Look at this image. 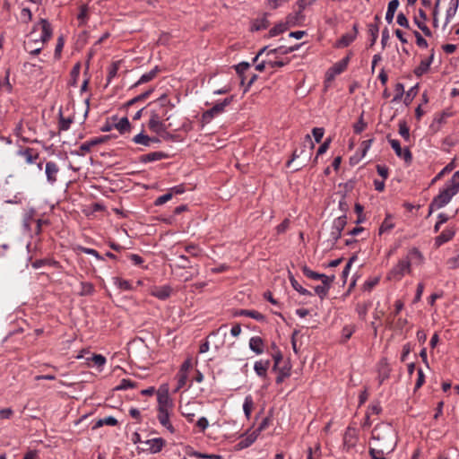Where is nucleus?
<instances>
[{
	"label": "nucleus",
	"instance_id": "c756f323",
	"mask_svg": "<svg viewBox=\"0 0 459 459\" xmlns=\"http://www.w3.org/2000/svg\"><path fill=\"white\" fill-rule=\"evenodd\" d=\"M112 280L114 284L121 290H131L133 289L131 283L126 280L119 277H114Z\"/></svg>",
	"mask_w": 459,
	"mask_h": 459
},
{
	"label": "nucleus",
	"instance_id": "5fc2aeb1",
	"mask_svg": "<svg viewBox=\"0 0 459 459\" xmlns=\"http://www.w3.org/2000/svg\"><path fill=\"white\" fill-rule=\"evenodd\" d=\"M172 196H173L172 193H170V191H169V192L166 193L165 195L159 196L155 201V204L156 205L164 204L165 203L169 201L172 198Z\"/></svg>",
	"mask_w": 459,
	"mask_h": 459
},
{
	"label": "nucleus",
	"instance_id": "4be33fe9",
	"mask_svg": "<svg viewBox=\"0 0 459 459\" xmlns=\"http://www.w3.org/2000/svg\"><path fill=\"white\" fill-rule=\"evenodd\" d=\"M264 341L259 336H253L249 340V348L255 354H262L264 352Z\"/></svg>",
	"mask_w": 459,
	"mask_h": 459
},
{
	"label": "nucleus",
	"instance_id": "e433bc0d",
	"mask_svg": "<svg viewBox=\"0 0 459 459\" xmlns=\"http://www.w3.org/2000/svg\"><path fill=\"white\" fill-rule=\"evenodd\" d=\"M114 127L117 128L121 134H123L130 128L129 120L127 117H123L114 125Z\"/></svg>",
	"mask_w": 459,
	"mask_h": 459
},
{
	"label": "nucleus",
	"instance_id": "f3484780",
	"mask_svg": "<svg viewBox=\"0 0 459 459\" xmlns=\"http://www.w3.org/2000/svg\"><path fill=\"white\" fill-rule=\"evenodd\" d=\"M433 58H434V51L432 50L430 56L427 59L422 60L420 62V64L419 65V66L415 68V70H414L415 75L420 77V76L423 75L424 74H426L429 71V66L433 62Z\"/></svg>",
	"mask_w": 459,
	"mask_h": 459
},
{
	"label": "nucleus",
	"instance_id": "412c9836",
	"mask_svg": "<svg viewBox=\"0 0 459 459\" xmlns=\"http://www.w3.org/2000/svg\"><path fill=\"white\" fill-rule=\"evenodd\" d=\"M145 444L148 446L147 449L151 453L156 454L162 449V447L165 444V441L160 437H155V438L147 440L145 442Z\"/></svg>",
	"mask_w": 459,
	"mask_h": 459
},
{
	"label": "nucleus",
	"instance_id": "2eb2a0df",
	"mask_svg": "<svg viewBox=\"0 0 459 459\" xmlns=\"http://www.w3.org/2000/svg\"><path fill=\"white\" fill-rule=\"evenodd\" d=\"M305 21V15L301 11L295 10L293 13H290L286 18V23L290 27L297 26L303 23Z\"/></svg>",
	"mask_w": 459,
	"mask_h": 459
},
{
	"label": "nucleus",
	"instance_id": "dca6fc26",
	"mask_svg": "<svg viewBox=\"0 0 459 459\" xmlns=\"http://www.w3.org/2000/svg\"><path fill=\"white\" fill-rule=\"evenodd\" d=\"M455 234V230L454 228H447L442 231L440 235H438L435 239V245L438 247L443 244L448 242L453 238Z\"/></svg>",
	"mask_w": 459,
	"mask_h": 459
},
{
	"label": "nucleus",
	"instance_id": "b1692460",
	"mask_svg": "<svg viewBox=\"0 0 459 459\" xmlns=\"http://www.w3.org/2000/svg\"><path fill=\"white\" fill-rule=\"evenodd\" d=\"M167 155L162 152H153L140 157V161L147 163L165 159Z\"/></svg>",
	"mask_w": 459,
	"mask_h": 459
},
{
	"label": "nucleus",
	"instance_id": "7ed1b4c3",
	"mask_svg": "<svg viewBox=\"0 0 459 459\" xmlns=\"http://www.w3.org/2000/svg\"><path fill=\"white\" fill-rule=\"evenodd\" d=\"M150 105L159 107L160 109H154L152 111L151 117L148 122V127L152 132L157 134H162L168 129V126L165 125L164 121L162 120V117L167 116V107H169L171 108H173V105L170 103V100L165 94L160 96L153 102L150 103Z\"/></svg>",
	"mask_w": 459,
	"mask_h": 459
},
{
	"label": "nucleus",
	"instance_id": "9b49d317",
	"mask_svg": "<svg viewBox=\"0 0 459 459\" xmlns=\"http://www.w3.org/2000/svg\"><path fill=\"white\" fill-rule=\"evenodd\" d=\"M59 173V167L54 161H48L45 167V174L47 180L50 185H54L57 181V175Z\"/></svg>",
	"mask_w": 459,
	"mask_h": 459
},
{
	"label": "nucleus",
	"instance_id": "cd10ccee",
	"mask_svg": "<svg viewBox=\"0 0 459 459\" xmlns=\"http://www.w3.org/2000/svg\"><path fill=\"white\" fill-rule=\"evenodd\" d=\"M302 272H303L304 275H306L307 278H310L313 280H320V281L323 279L327 280V276H328L325 274L316 273V272L312 271L310 268H308L307 266H303Z\"/></svg>",
	"mask_w": 459,
	"mask_h": 459
},
{
	"label": "nucleus",
	"instance_id": "a878e982",
	"mask_svg": "<svg viewBox=\"0 0 459 459\" xmlns=\"http://www.w3.org/2000/svg\"><path fill=\"white\" fill-rule=\"evenodd\" d=\"M458 5L459 0H450L449 6L446 13V24L449 23L451 19L455 15Z\"/></svg>",
	"mask_w": 459,
	"mask_h": 459
},
{
	"label": "nucleus",
	"instance_id": "473e14b6",
	"mask_svg": "<svg viewBox=\"0 0 459 459\" xmlns=\"http://www.w3.org/2000/svg\"><path fill=\"white\" fill-rule=\"evenodd\" d=\"M290 281L293 289L299 294L304 296H312V293L307 289L303 288L293 276H290Z\"/></svg>",
	"mask_w": 459,
	"mask_h": 459
},
{
	"label": "nucleus",
	"instance_id": "a18cd8bd",
	"mask_svg": "<svg viewBox=\"0 0 459 459\" xmlns=\"http://www.w3.org/2000/svg\"><path fill=\"white\" fill-rule=\"evenodd\" d=\"M355 328L354 325H345L342 328V337L343 338V341H347L351 337L352 333L355 332Z\"/></svg>",
	"mask_w": 459,
	"mask_h": 459
},
{
	"label": "nucleus",
	"instance_id": "680f3d73",
	"mask_svg": "<svg viewBox=\"0 0 459 459\" xmlns=\"http://www.w3.org/2000/svg\"><path fill=\"white\" fill-rule=\"evenodd\" d=\"M416 24L418 25L419 29L428 37L431 35L430 30L428 28V26L425 24L424 22H420L418 19L415 20Z\"/></svg>",
	"mask_w": 459,
	"mask_h": 459
},
{
	"label": "nucleus",
	"instance_id": "052dcab7",
	"mask_svg": "<svg viewBox=\"0 0 459 459\" xmlns=\"http://www.w3.org/2000/svg\"><path fill=\"white\" fill-rule=\"evenodd\" d=\"M13 414V411L11 408H4L0 410V420H8Z\"/></svg>",
	"mask_w": 459,
	"mask_h": 459
},
{
	"label": "nucleus",
	"instance_id": "f8f14e48",
	"mask_svg": "<svg viewBox=\"0 0 459 459\" xmlns=\"http://www.w3.org/2000/svg\"><path fill=\"white\" fill-rule=\"evenodd\" d=\"M345 225H346V217L345 216H340L333 221V230H332L331 235H332V238L334 241H337L340 238L342 230L344 229Z\"/></svg>",
	"mask_w": 459,
	"mask_h": 459
},
{
	"label": "nucleus",
	"instance_id": "79ce46f5",
	"mask_svg": "<svg viewBox=\"0 0 459 459\" xmlns=\"http://www.w3.org/2000/svg\"><path fill=\"white\" fill-rule=\"evenodd\" d=\"M278 371L279 374L276 377V383L278 384L281 383L286 377H288L290 375V367H283L281 368H279Z\"/></svg>",
	"mask_w": 459,
	"mask_h": 459
},
{
	"label": "nucleus",
	"instance_id": "4c0bfd02",
	"mask_svg": "<svg viewBox=\"0 0 459 459\" xmlns=\"http://www.w3.org/2000/svg\"><path fill=\"white\" fill-rule=\"evenodd\" d=\"M238 315L246 316L256 319L258 321H261L264 319V316L261 313L255 311V310H240L238 313Z\"/></svg>",
	"mask_w": 459,
	"mask_h": 459
},
{
	"label": "nucleus",
	"instance_id": "ddd939ff",
	"mask_svg": "<svg viewBox=\"0 0 459 459\" xmlns=\"http://www.w3.org/2000/svg\"><path fill=\"white\" fill-rule=\"evenodd\" d=\"M172 289L169 285L156 286L151 290V295L164 300L167 299L171 294Z\"/></svg>",
	"mask_w": 459,
	"mask_h": 459
},
{
	"label": "nucleus",
	"instance_id": "6ab92c4d",
	"mask_svg": "<svg viewBox=\"0 0 459 459\" xmlns=\"http://www.w3.org/2000/svg\"><path fill=\"white\" fill-rule=\"evenodd\" d=\"M18 154L23 157L28 164H32L39 159V153L34 149L31 148L20 150L18 152Z\"/></svg>",
	"mask_w": 459,
	"mask_h": 459
},
{
	"label": "nucleus",
	"instance_id": "de8ad7c7",
	"mask_svg": "<svg viewBox=\"0 0 459 459\" xmlns=\"http://www.w3.org/2000/svg\"><path fill=\"white\" fill-rule=\"evenodd\" d=\"M120 62L113 63L108 68V82H110L111 80L117 76V71L119 69Z\"/></svg>",
	"mask_w": 459,
	"mask_h": 459
},
{
	"label": "nucleus",
	"instance_id": "69168bd1",
	"mask_svg": "<svg viewBox=\"0 0 459 459\" xmlns=\"http://www.w3.org/2000/svg\"><path fill=\"white\" fill-rule=\"evenodd\" d=\"M185 250L186 253H188L189 255H191L193 256H197L200 252L199 248L195 245L186 246Z\"/></svg>",
	"mask_w": 459,
	"mask_h": 459
},
{
	"label": "nucleus",
	"instance_id": "e2e57ef3",
	"mask_svg": "<svg viewBox=\"0 0 459 459\" xmlns=\"http://www.w3.org/2000/svg\"><path fill=\"white\" fill-rule=\"evenodd\" d=\"M396 22L402 27H404V28H408L409 27V21H408V19L406 18V16L403 13H400L397 15Z\"/></svg>",
	"mask_w": 459,
	"mask_h": 459
},
{
	"label": "nucleus",
	"instance_id": "c9c22d12",
	"mask_svg": "<svg viewBox=\"0 0 459 459\" xmlns=\"http://www.w3.org/2000/svg\"><path fill=\"white\" fill-rule=\"evenodd\" d=\"M89 19L88 15V7L87 5H82L80 9V12L77 15V20L79 22V25H84Z\"/></svg>",
	"mask_w": 459,
	"mask_h": 459
},
{
	"label": "nucleus",
	"instance_id": "f03ea898",
	"mask_svg": "<svg viewBox=\"0 0 459 459\" xmlns=\"http://www.w3.org/2000/svg\"><path fill=\"white\" fill-rule=\"evenodd\" d=\"M52 37V28L50 23L41 19L39 23L35 24L33 30L27 36L24 42L25 50L30 55H38L43 48L46 41Z\"/></svg>",
	"mask_w": 459,
	"mask_h": 459
},
{
	"label": "nucleus",
	"instance_id": "5701e85b",
	"mask_svg": "<svg viewBox=\"0 0 459 459\" xmlns=\"http://www.w3.org/2000/svg\"><path fill=\"white\" fill-rule=\"evenodd\" d=\"M160 72V69L158 66H155L153 67L151 71H149L148 73H145L143 74L140 79L134 84V87L138 86V85H141V84H143V83H146L152 80H153L158 73Z\"/></svg>",
	"mask_w": 459,
	"mask_h": 459
},
{
	"label": "nucleus",
	"instance_id": "ea45409f",
	"mask_svg": "<svg viewBox=\"0 0 459 459\" xmlns=\"http://www.w3.org/2000/svg\"><path fill=\"white\" fill-rule=\"evenodd\" d=\"M394 227V224L390 216H387L380 226L379 233H385L391 230Z\"/></svg>",
	"mask_w": 459,
	"mask_h": 459
},
{
	"label": "nucleus",
	"instance_id": "a19ab883",
	"mask_svg": "<svg viewBox=\"0 0 459 459\" xmlns=\"http://www.w3.org/2000/svg\"><path fill=\"white\" fill-rule=\"evenodd\" d=\"M288 27L289 26L286 22L285 23L281 22L270 30L269 35H270V37L277 36L278 34L285 31Z\"/></svg>",
	"mask_w": 459,
	"mask_h": 459
},
{
	"label": "nucleus",
	"instance_id": "c03bdc74",
	"mask_svg": "<svg viewBox=\"0 0 459 459\" xmlns=\"http://www.w3.org/2000/svg\"><path fill=\"white\" fill-rule=\"evenodd\" d=\"M117 424V419H115L113 416H108V417L99 420L96 425L98 427H101L103 425L116 426Z\"/></svg>",
	"mask_w": 459,
	"mask_h": 459
},
{
	"label": "nucleus",
	"instance_id": "c85d7f7f",
	"mask_svg": "<svg viewBox=\"0 0 459 459\" xmlns=\"http://www.w3.org/2000/svg\"><path fill=\"white\" fill-rule=\"evenodd\" d=\"M132 141L134 143H136V144H141V145H143V146H146V147H150L151 146L150 136L145 134L143 132L134 135L133 137Z\"/></svg>",
	"mask_w": 459,
	"mask_h": 459
},
{
	"label": "nucleus",
	"instance_id": "603ef678",
	"mask_svg": "<svg viewBox=\"0 0 459 459\" xmlns=\"http://www.w3.org/2000/svg\"><path fill=\"white\" fill-rule=\"evenodd\" d=\"M94 291V287L90 282L81 283V295H91Z\"/></svg>",
	"mask_w": 459,
	"mask_h": 459
},
{
	"label": "nucleus",
	"instance_id": "a211bd4d",
	"mask_svg": "<svg viewBox=\"0 0 459 459\" xmlns=\"http://www.w3.org/2000/svg\"><path fill=\"white\" fill-rule=\"evenodd\" d=\"M270 367V360H258L255 362L254 370L256 375L262 378H265L267 377V370Z\"/></svg>",
	"mask_w": 459,
	"mask_h": 459
},
{
	"label": "nucleus",
	"instance_id": "338daca9",
	"mask_svg": "<svg viewBox=\"0 0 459 459\" xmlns=\"http://www.w3.org/2000/svg\"><path fill=\"white\" fill-rule=\"evenodd\" d=\"M196 425L202 431H204L208 428L209 422L205 417H201L197 420Z\"/></svg>",
	"mask_w": 459,
	"mask_h": 459
},
{
	"label": "nucleus",
	"instance_id": "8fccbe9b",
	"mask_svg": "<svg viewBox=\"0 0 459 459\" xmlns=\"http://www.w3.org/2000/svg\"><path fill=\"white\" fill-rule=\"evenodd\" d=\"M268 67L273 69L275 67H282L290 62V59H281V60H272L270 58L267 59Z\"/></svg>",
	"mask_w": 459,
	"mask_h": 459
},
{
	"label": "nucleus",
	"instance_id": "423d86ee",
	"mask_svg": "<svg viewBox=\"0 0 459 459\" xmlns=\"http://www.w3.org/2000/svg\"><path fill=\"white\" fill-rule=\"evenodd\" d=\"M233 101V96L225 98L222 101L217 102L211 108L206 110L202 115V121L204 123H210L212 119L221 115L225 112L226 107H228Z\"/></svg>",
	"mask_w": 459,
	"mask_h": 459
},
{
	"label": "nucleus",
	"instance_id": "774afa93",
	"mask_svg": "<svg viewBox=\"0 0 459 459\" xmlns=\"http://www.w3.org/2000/svg\"><path fill=\"white\" fill-rule=\"evenodd\" d=\"M369 454L372 457V459H386L385 455H389L390 453H377L373 450V448H369Z\"/></svg>",
	"mask_w": 459,
	"mask_h": 459
},
{
	"label": "nucleus",
	"instance_id": "1a4fd4ad",
	"mask_svg": "<svg viewBox=\"0 0 459 459\" xmlns=\"http://www.w3.org/2000/svg\"><path fill=\"white\" fill-rule=\"evenodd\" d=\"M335 276L329 275L327 276V280H321L322 283L314 288L315 293L321 299H325L329 292V290L332 286V283L334 281Z\"/></svg>",
	"mask_w": 459,
	"mask_h": 459
},
{
	"label": "nucleus",
	"instance_id": "6e6552de",
	"mask_svg": "<svg viewBox=\"0 0 459 459\" xmlns=\"http://www.w3.org/2000/svg\"><path fill=\"white\" fill-rule=\"evenodd\" d=\"M298 48H299L298 45L295 47H289V48L281 46L279 48H272V49H269L268 47H264L259 50L257 55L254 57V61H256L259 58V56H263L264 54H266L267 56H269L271 55H286V54H289V53H291V52L297 50Z\"/></svg>",
	"mask_w": 459,
	"mask_h": 459
},
{
	"label": "nucleus",
	"instance_id": "3c124183",
	"mask_svg": "<svg viewBox=\"0 0 459 459\" xmlns=\"http://www.w3.org/2000/svg\"><path fill=\"white\" fill-rule=\"evenodd\" d=\"M193 456L199 459H222V456L215 454H203L200 452H195Z\"/></svg>",
	"mask_w": 459,
	"mask_h": 459
},
{
	"label": "nucleus",
	"instance_id": "bf43d9fd",
	"mask_svg": "<svg viewBox=\"0 0 459 459\" xmlns=\"http://www.w3.org/2000/svg\"><path fill=\"white\" fill-rule=\"evenodd\" d=\"M92 362L98 366V367H102L104 366V364L106 363V359L104 356L100 355V354H96L92 357L91 359Z\"/></svg>",
	"mask_w": 459,
	"mask_h": 459
},
{
	"label": "nucleus",
	"instance_id": "0eeeda50",
	"mask_svg": "<svg viewBox=\"0 0 459 459\" xmlns=\"http://www.w3.org/2000/svg\"><path fill=\"white\" fill-rule=\"evenodd\" d=\"M158 410L172 411L173 402L169 394L166 385L161 386L157 392Z\"/></svg>",
	"mask_w": 459,
	"mask_h": 459
},
{
	"label": "nucleus",
	"instance_id": "72a5a7b5",
	"mask_svg": "<svg viewBox=\"0 0 459 459\" xmlns=\"http://www.w3.org/2000/svg\"><path fill=\"white\" fill-rule=\"evenodd\" d=\"M348 62H349V57H346V58H343L342 60H341L340 62L336 63L332 70L334 74H340L341 73H342L347 65H348Z\"/></svg>",
	"mask_w": 459,
	"mask_h": 459
},
{
	"label": "nucleus",
	"instance_id": "4d7b16f0",
	"mask_svg": "<svg viewBox=\"0 0 459 459\" xmlns=\"http://www.w3.org/2000/svg\"><path fill=\"white\" fill-rule=\"evenodd\" d=\"M448 267L450 269H456L459 267V254H457L456 255L449 258L446 262Z\"/></svg>",
	"mask_w": 459,
	"mask_h": 459
},
{
	"label": "nucleus",
	"instance_id": "393cba45",
	"mask_svg": "<svg viewBox=\"0 0 459 459\" xmlns=\"http://www.w3.org/2000/svg\"><path fill=\"white\" fill-rule=\"evenodd\" d=\"M399 6V1L398 0H392L388 4L387 11L385 13V20L388 23H392L394 13Z\"/></svg>",
	"mask_w": 459,
	"mask_h": 459
},
{
	"label": "nucleus",
	"instance_id": "09e8293b",
	"mask_svg": "<svg viewBox=\"0 0 459 459\" xmlns=\"http://www.w3.org/2000/svg\"><path fill=\"white\" fill-rule=\"evenodd\" d=\"M135 383L130 379H122L120 384L116 387V390H126L130 388H134Z\"/></svg>",
	"mask_w": 459,
	"mask_h": 459
},
{
	"label": "nucleus",
	"instance_id": "0e129e2a",
	"mask_svg": "<svg viewBox=\"0 0 459 459\" xmlns=\"http://www.w3.org/2000/svg\"><path fill=\"white\" fill-rule=\"evenodd\" d=\"M377 171L378 175L383 178L384 180L387 178L388 174H389L387 167L382 166V165H377Z\"/></svg>",
	"mask_w": 459,
	"mask_h": 459
},
{
	"label": "nucleus",
	"instance_id": "58836bf2",
	"mask_svg": "<svg viewBox=\"0 0 459 459\" xmlns=\"http://www.w3.org/2000/svg\"><path fill=\"white\" fill-rule=\"evenodd\" d=\"M177 378H178V385L174 392L179 391L182 387H184L186 385L187 379H188V374L182 373V372L178 371V373L177 375Z\"/></svg>",
	"mask_w": 459,
	"mask_h": 459
},
{
	"label": "nucleus",
	"instance_id": "9d476101",
	"mask_svg": "<svg viewBox=\"0 0 459 459\" xmlns=\"http://www.w3.org/2000/svg\"><path fill=\"white\" fill-rule=\"evenodd\" d=\"M388 143H390L391 147L394 151L395 154L401 158L403 159L406 162H410L411 160V153L408 148H402L400 142L396 139H388Z\"/></svg>",
	"mask_w": 459,
	"mask_h": 459
},
{
	"label": "nucleus",
	"instance_id": "7c9ffc66",
	"mask_svg": "<svg viewBox=\"0 0 459 459\" xmlns=\"http://www.w3.org/2000/svg\"><path fill=\"white\" fill-rule=\"evenodd\" d=\"M192 405L193 403H187L180 407L182 415L186 417L189 421H192L195 415V413L192 410Z\"/></svg>",
	"mask_w": 459,
	"mask_h": 459
},
{
	"label": "nucleus",
	"instance_id": "aec40b11",
	"mask_svg": "<svg viewBox=\"0 0 459 459\" xmlns=\"http://www.w3.org/2000/svg\"><path fill=\"white\" fill-rule=\"evenodd\" d=\"M158 411H159L158 420H159L160 423L163 427H165L167 429H169L170 432H173L174 429L169 420V415H170L171 411H169V410H158Z\"/></svg>",
	"mask_w": 459,
	"mask_h": 459
},
{
	"label": "nucleus",
	"instance_id": "13d9d810",
	"mask_svg": "<svg viewBox=\"0 0 459 459\" xmlns=\"http://www.w3.org/2000/svg\"><path fill=\"white\" fill-rule=\"evenodd\" d=\"M414 35L416 38V43L420 48H427L428 42L427 40L420 35L419 31H414Z\"/></svg>",
	"mask_w": 459,
	"mask_h": 459
},
{
	"label": "nucleus",
	"instance_id": "6e6d98bb",
	"mask_svg": "<svg viewBox=\"0 0 459 459\" xmlns=\"http://www.w3.org/2000/svg\"><path fill=\"white\" fill-rule=\"evenodd\" d=\"M324 129L321 128V127H315L313 130H312V134H313V136L315 138V141L316 143H320L323 136H324Z\"/></svg>",
	"mask_w": 459,
	"mask_h": 459
},
{
	"label": "nucleus",
	"instance_id": "f704fd0d",
	"mask_svg": "<svg viewBox=\"0 0 459 459\" xmlns=\"http://www.w3.org/2000/svg\"><path fill=\"white\" fill-rule=\"evenodd\" d=\"M378 32H379V27H378V24L376 23V24H369L368 25V33L371 37V39H370V45L373 46L377 39V37H378Z\"/></svg>",
	"mask_w": 459,
	"mask_h": 459
},
{
	"label": "nucleus",
	"instance_id": "2f4dec72",
	"mask_svg": "<svg viewBox=\"0 0 459 459\" xmlns=\"http://www.w3.org/2000/svg\"><path fill=\"white\" fill-rule=\"evenodd\" d=\"M254 406L253 398L251 395H247L245 398L244 403H243V411L247 419L250 418L252 410Z\"/></svg>",
	"mask_w": 459,
	"mask_h": 459
},
{
	"label": "nucleus",
	"instance_id": "37998d69",
	"mask_svg": "<svg viewBox=\"0 0 459 459\" xmlns=\"http://www.w3.org/2000/svg\"><path fill=\"white\" fill-rule=\"evenodd\" d=\"M225 328H226L225 325L221 326L216 332L212 333V335L210 336L212 338H215L218 335H221V341L220 342V343H218L216 345L217 348H219L220 346H222L224 343V338L227 335V332H226Z\"/></svg>",
	"mask_w": 459,
	"mask_h": 459
},
{
	"label": "nucleus",
	"instance_id": "864d4df0",
	"mask_svg": "<svg viewBox=\"0 0 459 459\" xmlns=\"http://www.w3.org/2000/svg\"><path fill=\"white\" fill-rule=\"evenodd\" d=\"M316 2V0H299L297 2L296 5H297L298 9L303 13V11L307 7L314 4Z\"/></svg>",
	"mask_w": 459,
	"mask_h": 459
},
{
	"label": "nucleus",
	"instance_id": "49530a36",
	"mask_svg": "<svg viewBox=\"0 0 459 459\" xmlns=\"http://www.w3.org/2000/svg\"><path fill=\"white\" fill-rule=\"evenodd\" d=\"M399 134L405 141L410 140V129L404 122L399 124Z\"/></svg>",
	"mask_w": 459,
	"mask_h": 459
},
{
	"label": "nucleus",
	"instance_id": "bb28decb",
	"mask_svg": "<svg viewBox=\"0 0 459 459\" xmlns=\"http://www.w3.org/2000/svg\"><path fill=\"white\" fill-rule=\"evenodd\" d=\"M268 25H269V22L266 18V15L264 14L261 18H258L253 22V23L251 25V30L258 31V30L266 29L268 27Z\"/></svg>",
	"mask_w": 459,
	"mask_h": 459
},
{
	"label": "nucleus",
	"instance_id": "f257e3e1",
	"mask_svg": "<svg viewBox=\"0 0 459 459\" xmlns=\"http://www.w3.org/2000/svg\"><path fill=\"white\" fill-rule=\"evenodd\" d=\"M397 445V434L389 423H380L372 430L370 448L377 453H392Z\"/></svg>",
	"mask_w": 459,
	"mask_h": 459
},
{
	"label": "nucleus",
	"instance_id": "20e7f679",
	"mask_svg": "<svg viewBox=\"0 0 459 459\" xmlns=\"http://www.w3.org/2000/svg\"><path fill=\"white\" fill-rule=\"evenodd\" d=\"M423 255L416 247L410 249L407 255L400 259L389 273V279L400 281L406 273H411V264H421Z\"/></svg>",
	"mask_w": 459,
	"mask_h": 459
},
{
	"label": "nucleus",
	"instance_id": "4468645a",
	"mask_svg": "<svg viewBox=\"0 0 459 459\" xmlns=\"http://www.w3.org/2000/svg\"><path fill=\"white\" fill-rule=\"evenodd\" d=\"M358 34L357 25L353 26V32H349L341 37V39L336 42L337 48H345L348 47L351 42L354 41Z\"/></svg>",
	"mask_w": 459,
	"mask_h": 459
},
{
	"label": "nucleus",
	"instance_id": "39448f33",
	"mask_svg": "<svg viewBox=\"0 0 459 459\" xmlns=\"http://www.w3.org/2000/svg\"><path fill=\"white\" fill-rule=\"evenodd\" d=\"M459 192V170L456 171L452 178L446 184L440 193L432 200L429 204V214L434 210H438L446 205Z\"/></svg>",
	"mask_w": 459,
	"mask_h": 459
}]
</instances>
